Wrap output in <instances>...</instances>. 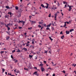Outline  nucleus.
<instances>
[{
  "label": "nucleus",
  "mask_w": 76,
  "mask_h": 76,
  "mask_svg": "<svg viewBox=\"0 0 76 76\" xmlns=\"http://www.w3.org/2000/svg\"><path fill=\"white\" fill-rule=\"evenodd\" d=\"M20 72H19V70H17V71H16V72L17 73H19Z\"/></svg>",
  "instance_id": "2f4dec72"
},
{
  "label": "nucleus",
  "mask_w": 76,
  "mask_h": 76,
  "mask_svg": "<svg viewBox=\"0 0 76 76\" xmlns=\"http://www.w3.org/2000/svg\"><path fill=\"white\" fill-rule=\"evenodd\" d=\"M46 4L47 5V7H44V5H43V4H41V6L42 7H45H45H46V9H48V6H49V4L47 3Z\"/></svg>",
  "instance_id": "f257e3e1"
},
{
  "label": "nucleus",
  "mask_w": 76,
  "mask_h": 76,
  "mask_svg": "<svg viewBox=\"0 0 76 76\" xmlns=\"http://www.w3.org/2000/svg\"><path fill=\"white\" fill-rule=\"evenodd\" d=\"M18 50L17 51V52H18V53L20 52V51L19 50V49H18Z\"/></svg>",
  "instance_id": "c756f323"
},
{
  "label": "nucleus",
  "mask_w": 76,
  "mask_h": 76,
  "mask_svg": "<svg viewBox=\"0 0 76 76\" xmlns=\"http://www.w3.org/2000/svg\"><path fill=\"white\" fill-rule=\"evenodd\" d=\"M69 9L68 10V11H71L72 10V6H69Z\"/></svg>",
  "instance_id": "7ed1b4c3"
},
{
  "label": "nucleus",
  "mask_w": 76,
  "mask_h": 76,
  "mask_svg": "<svg viewBox=\"0 0 76 76\" xmlns=\"http://www.w3.org/2000/svg\"><path fill=\"white\" fill-rule=\"evenodd\" d=\"M18 17H20V13L18 15Z\"/></svg>",
  "instance_id": "5701e85b"
},
{
  "label": "nucleus",
  "mask_w": 76,
  "mask_h": 76,
  "mask_svg": "<svg viewBox=\"0 0 76 76\" xmlns=\"http://www.w3.org/2000/svg\"><path fill=\"white\" fill-rule=\"evenodd\" d=\"M34 69H36V70H37V67H34Z\"/></svg>",
  "instance_id": "864d4df0"
},
{
  "label": "nucleus",
  "mask_w": 76,
  "mask_h": 76,
  "mask_svg": "<svg viewBox=\"0 0 76 76\" xmlns=\"http://www.w3.org/2000/svg\"><path fill=\"white\" fill-rule=\"evenodd\" d=\"M28 69H31V67H30V66H28Z\"/></svg>",
  "instance_id": "7c9ffc66"
},
{
  "label": "nucleus",
  "mask_w": 76,
  "mask_h": 76,
  "mask_svg": "<svg viewBox=\"0 0 76 76\" xmlns=\"http://www.w3.org/2000/svg\"><path fill=\"white\" fill-rule=\"evenodd\" d=\"M14 72H16V69H15L14 70Z\"/></svg>",
  "instance_id": "6e6d98bb"
},
{
  "label": "nucleus",
  "mask_w": 76,
  "mask_h": 76,
  "mask_svg": "<svg viewBox=\"0 0 76 76\" xmlns=\"http://www.w3.org/2000/svg\"><path fill=\"white\" fill-rule=\"evenodd\" d=\"M23 50H25V51H27V48H23Z\"/></svg>",
  "instance_id": "4468645a"
},
{
  "label": "nucleus",
  "mask_w": 76,
  "mask_h": 76,
  "mask_svg": "<svg viewBox=\"0 0 76 76\" xmlns=\"http://www.w3.org/2000/svg\"><path fill=\"white\" fill-rule=\"evenodd\" d=\"M6 27H7V28H8V31H9V30H10V27H9V26H7Z\"/></svg>",
  "instance_id": "1a4fd4ad"
},
{
  "label": "nucleus",
  "mask_w": 76,
  "mask_h": 76,
  "mask_svg": "<svg viewBox=\"0 0 76 76\" xmlns=\"http://www.w3.org/2000/svg\"><path fill=\"white\" fill-rule=\"evenodd\" d=\"M58 6H60V4H59V3H58Z\"/></svg>",
  "instance_id": "e2e57ef3"
},
{
  "label": "nucleus",
  "mask_w": 76,
  "mask_h": 76,
  "mask_svg": "<svg viewBox=\"0 0 76 76\" xmlns=\"http://www.w3.org/2000/svg\"><path fill=\"white\" fill-rule=\"evenodd\" d=\"M55 74H53V76H55Z\"/></svg>",
  "instance_id": "774afa93"
},
{
  "label": "nucleus",
  "mask_w": 76,
  "mask_h": 76,
  "mask_svg": "<svg viewBox=\"0 0 76 76\" xmlns=\"http://www.w3.org/2000/svg\"><path fill=\"white\" fill-rule=\"evenodd\" d=\"M72 66H74V67H75V64H73L72 65Z\"/></svg>",
  "instance_id": "de8ad7c7"
},
{
  "label": "nucleus",
  "mask_w": 76,
  "mask_h": 76,
  "mask_svg": "<svg viewBox=\"0 0 76 76\" xmlns=\"http://www.w3.org/2000/svg\"><path fill=\"white\" fill-rule=\"evenodd\" d=\"M66 34H70V32H69V31H66Z\"/></svg>",
  "instance_id": "39448f33"
},
{
  "label": "nucleus",
  "mask_w": 76,
  "mask_h": 76,
  "mask_svg": "<svg viewBox=\"0 0 76 76\" xmlns=\"http://www.w3.org/2000/svg\"><path fill=\"white\" fill-rule=\"evenodd\" d=\"M39 24H40L41 25H42V24H43V23H44V22H39Z\"/></svg>",
  "instance_id": "9b49d317"
},
{
  "label": "nucleus",
  "mask_w": 76,
  "mask_h": 76,
  "mask_svg": "<svg viewBox=\"0 0 76 76\" xmlns=\"http://www.w3.org/2000/svg\"><path fill=\"white\" fill-rule=\"evenodd\" d=\"M72 31H74V29H71L69 31L70 32H72Z\"/></svg>",
  "instance_id": "9d476101"
},
{
  "label": "nucleus",
  "mask_w": 76,
  "mask_h": 76,
  "mask_svg": "<svg viewBox=\"0 0 76 76\" xmlns=\"http://www.w3.org/2000/svg\"><path fill=\"white\" fill-rule=\"evenodd\" d=\"M26 46L27 47H28V46H29V44H27V45H26Z\"/></svg>",
  "instance_id": "c9c22d12"
},
{
  "label": "nucleus",
  "mask_w": 76,
  "mask_h": 76,
  "mask_svg": "<svg viewBox=\"0 0 76 76\" xmlns=\"http://www.w3.org/2000/svg\"><path fill=\"white\" fill-rule=\"evenodd\" d=\"M35 14H37V15H38V14H39V12H36L35 13Z\"/></svg>",
  "instance_id": "09e8293b"
},
{
  "label": "nucleus",
  "mask_w": 76,
  "mask_h": 76,
  "mask_svg": "<svg viewBox=\"0 0 76 76\" xmlns=\"http://www.w3.org/2000/svg\"><path fill=\"white\" fill-rule=\"evenodd\" d=\"M9 14H10V15H12V12H8V15H9Z\"/></svg>",
  "instance_id": "a211bd4d"
},
{
  "label": "nucleus",
  "mask_w": 76,
  "mask_h": 76,
  "mask_svg": "<svg viewBox=\"0 0 76 76\" xmlns=\"http://www.w3.org/2000/svg\"><path fill=\"white\" fill-rule=\"evenodd\" d=\"M46 30H50V28L47 27V28H46Z\"/></svg>",
  "instance_id": "473e14b6"
},
{
  "label": "nucleus",
  "mask_w": 76,
  "mask_h": 76,
  "mask_svg": "<svg viewBox=\"0 0 76 76\" xmlns=\"http://www.w3.org/2000/svg\"><path fill=\"white\" fill-rule=\"evenodd\" d=\"M31 22H32V23H36V21H31Z\"/></svg>",
  "instance_id": "f8f14e48"
},
{
  "label": "nucleus",
  "mask_w": 76,
  "mask_h": 76,
  "mask_svg": "<svg viewBox=\"0 0 76 76\" xmlns=\"http://www.w3.org/2000/svg\"><path fill=\"white\" fill-rule=\"evenodd\" d=\"M2 72L3 73V72H4V71H5V69H3V68H2Z\"/></svg>",
  "instance_id": "aec40b11"
},
{
  "label": "nucleus",
  "mask_w": 76,
  "mask_h": 76,
  "mask_svg": "<svg viewBox=\"0 0 76 76\" xmlns=\"http://www.w3.org/2000/svg\"><path fill=\"white\" fill-rule=\"evenodd\" d=\"M1 24L2 25H4V22H1Z\"/></svg>",
  "instance_id": "58836bf2"
},
{
  "label": "nucleus",
  "mask_w": 76,
  "mask_h": 76,
  "mask_svg": "<svg viewBox=\"0 0 76 76\" xmlns=\"http://www.w3.org/2000/svg\"><path fill=\"white\" fill-rule=\"evenodd\" d=\"M39 66H42V64H40V65H39Z\"/></svg>",
  "instance_id": "603ef678"
},
{
  "label": "nucleus",
  "mask_w": 76,
  "mask_h": 76,
  "mask_svg": "<svg viewBox=\"0 0 76 76\" xmlns=\"http://www.w3.org/2000/svg\"><path fill=\"white\" fill-rule=\"evenodd\" d=\"M17 62H18V60H16L15 61V63H17Z\"/></svg>",
  "instance_id": "4c0bfd02"
},
{
  "label": "nucleus",
  "mask_w": 76,
  "mask_h": 76,
  "mask_svg": "<svg viewBox=\"0 0 76 76\" xmlns=\"http://www.w3.org/2000/svg\"><path fill=\"white\" fill-rule=\"evenodd\" d=\"M52 31H54V28L53 27H52Z\"/></svg>",
  "instance_id": "c85d7f7f"
},
{
  "label": "nucleus",
  "mask_w": 76,
  "mask_h": 76,
  "mask_svg": "<svg viewBox=\"0 0 76 76\" xmlns=\"http://www.w3.org/2000/svg\"><path fill=\"white\" fill-rule=\"evenodd\" d=\"M48 17H49V18H50V17H51V14H50L49 15H48Z\"/></svg>",
  "instance_id": "e433bc0d"
},
{
  "label": "nucleus",
  "mask_w": 76,
  "mask_h": 76,
  "mask_svg": "<svg viewBox=\"0 0 76 76\" xmlns=\"http://www.w3.org/2000/svg\"><path fill=\"white\" fill-rule=\"evenodd\" d=\"M7 18L9 19V15H5V18Z\"/></svg>",
  "instance_id": "20e7f679"
},
{
  "label": "nucleus",
  "mask_w": 76,
  "mask_h": 76,
  "mask_svg": "<svg viewBox=\"0 0 76 76\" xmlns=\"http://www.w3.org/2000/svg\"><path fill=\"white\" fill-rule=\"evenodd\" d=\"M22 28V27H18V28H19V29H21V28Z\"/></svg>",
  "instance_id": "37998d69"
},
{
  "label": "nucleus",
  "mask_w": 76,
  "mask_h": 76,
  "mask_svg": "<svg viewBox=\"0 0 76 76\" xmlns=\"http://www.w3.org/2000/svg\"><path fill=\"white\" fill-rule=\"evenodd\" d=\"M60 34H63V32L62 31H61L60 33Z\"/></svg>",
  "instance_id": "3c124183"
},
{
  "label": "nucleus",
  "mask_w": 76,
  "mask_h": 76,
  "mask_svg": "<svg viewBox=\"0 0 76 76\" xmlns=\"http://www.w3.org/2000/svg\"><path fill=\"white\" fill-rule=\"evenodd\" d=\"M66 26V24H64V26H63L64 27H65Z\"/></svg>",
  "instance_id": "8fccbe9b"
},
{
  "label": "nucleus",
  "mask_w": 76,
  "mask_h": 76,
  "mask_svg": "<svg viewBox=\"0 0 76 76\" xmlns=\"http://www.w3.org/2000/svg\"><path fill=\"white\" fill-rule=\"evenodd\" d=\"M5 73L6 75H7V72H5Z\"/></svg>",
  "instance_id": "338daca9"
},
{
  "label": "nucleus",
  "mask_w": 76,
  "mask_h": 76,
  "mask_svg": "<svg viewBox=\"0 0 76 76\" xmlns=\"http://www.w3.org/2000/svg\"><path fill=\"white\" fill-rule=\"evenodd\" d=\"M44 61V63H46V61Z\"/></svg>",
  "instance_id": "0e129e2a"
},
{
  "label": "nucleus",
  "mask_w": 76,
  "mask_h": 76,
  "mask_svg": "<svg viewBox=\"0 0 76 76\" xmlns=\"http://www.w3.org/2000/svg\"><path fill=\"white\" fill-rule=\"evenodd\" d=\"M37 73H38V72H35L34 73L33 75H35H35H36V74H37Z\"/></svg>",
  "instance_id": "dca6fc26"
},
{
  "label": "nucleus",
  "mask_w": 76,
  "mask_h": 76,
  "mask_svg": "<svg viewBox=\"0 0 76 76\" xmlns=\"http://www.w3.org/2000/svg\"><path fill=\"white\" fill-rule=\"evenodd\" d=\"M57 13L55 15V18L56 19V18H57Z\"/></svg>",
  "instance_id": "2eb2a0df"
},
{
  "label": "nucleus",
  "mask_w": 76,
  "mask_h": 76,
  "mask_svg": "<svg viewBox=\"0 0 76 76\" xmlns=\"http://www.w3.org/2000/svg\"><path fill=\"white\" fill-rule=\"evenodd\" d=\"M33 57V55H29V58H32V57Z\"/></svg>",
  "instance_id": "ddd939ff"
},
{
  "label": "nucleus",
  "mask_w": 76,
  "mask_h": 76,
  "mask_svg": "<svg viewBox=\"0 0 76 76\" xmlns=\"http://www.w3.org/2000/svg\"><path fill=\"white\" fill-rule=\"evenodd\" d=\"M66 22L67 24H69V22H68L67 21H66Z\"/></svg>",
  "instance_id": "5fc2aeb1"
},
{
  "label": "nucleus",
  "mask_w": 76,
  "mask_h": 76,
  "mask_svg": "<svg viewBox=\"0 0 76 76\" xmlns=\"http://www.w3.org/2000/svg\"><path fill=\"white\" fill-rule=\"evenodd\" d=\"M47 27L48 28H50V25H48L47 26Z\"/></svg>",
  "instance_id": "cd10ccee"
},
{
  "label": "nucleus",
  "mask_w": 76,
  "mask_h": 76,
  "mask_svg": "<svg viewBox=\"0 0 76 76\" xmlns=\"http://www.w3.org/2000/svg\"><path fill=\"white\" fill-rule=\"evenodd\" d=\"M67 3H66V5H65V7H67Z\"/></svg>",
  "instance_id": "a18cd8bd"
},
{
  "label": "nucleus",
  "mask_w": 76,
  "mask_h": 76,
  "mask_svg": "<svg viewBox=\"0 0 76 76\" xmlns=\"http://www.w3.org/2000/svg\"><path fill=\"white\" fill-rule=\"evenodd\" d=\"M6 32H7V34H8V35H10V32L9 31H6Z\"/></svg>",
  "instance_id": "a878e982"
},
{
  "label": "nucleus",
  "mask_w": 76,
  "mask_h": 76,
  "mask_svg": "<svg viewBox=\"0 0 76 76\" xmlns=\"http://www.w3.org/2000/svg\"><path fill=\"white\" fill-rule=\"evenodd\" d=\"M18 9H19V8H18V7H15L16 10H18Z\"/></svg>",
  "instance_id": "6ab92c4d"
},
{
  "label": "nucleus",
  "mask_w": 76,
  "mask_h": 76,
  "mask_svg": "<svg viewBox=\"0 0 76 76\" xmlns=\"http://www.w3.org/2000/svg\"><path fill=\"white\" fill-rule=\"evenodd\" d=\"M62 72H63V73H65L66 72H65V71L64 70H63V71H61Z\"/></svg>",
  "instance_id": "a19ab883"
},
{
  "label": "nucleus",
  "mask_w": 76,
  "mask_h": 76,
  "mask_svg": "<svg viewBox=\"0 0 76 76\" xmlns=\"http://www.w3.org/2000/svg\"><path fill=\"white\" fill-rule=\"evenodd\" d=\"M16 51L15 50H14L12 51V53H15V52Z\"/></svg>",
  "instance_id": "4be33fe9"
},
{
  "label": "nucleus",
  "mask_w": 76,
  "mask_h": 76,
  "mask_svg": "<svg viewBox=\"0 0 76 76\" xmlns=\"http://www.w3.org/2000/svg\"><path fill=\"white\" fill-rule=\"evenodd\" d=\"M4 51H1V54H3V53H4Z\"/></svg>",
  "instance_id": "f704fd0d"
},
{
  "label": "nucleus",
  "mask_w": 76,
  "mask_h": 76,
  "mask_svg": "<svg viewBox=\"0 0 76 76\" xmlns=\"http://www.w3.org/2000/svg\"><path fill=\"white\" fill-rule=\"evenodd\" d=\"M32 44H34V42L35 41V39H33V40H32Z\"/></svg>",
  "instance_id": "423d86ee"
},
{
  "label": "nucleus",
  "mask_w": 76,
  "mask_h": 76,
  "mask_svg": "<svg viewBox=\"0 0 76 76\" xmlns=\"http://www.w3.org/2000/svg\"><path fill=\"white\" fill-rule=\"evenodd\" d=\"M63 2L64 4H65V3H66V2L64 1Z\"/></svg>",
  "instance_id": "4d7b16f0"
},
{
  "label": "nucleus",
  "mask_w": 76,
  "mask_h": 76,
  "mask_svg": "<svg viewBox=\"0 0 76 76\" xmlns=\"http://www.w3.org/2000/svg\"><path fill=\"white\" fill-rule=\"evenodd\" d=\"M57 8L56 7H54V6H53V7L52 8V9H53V10H55V9H56Z\"/></svg>",
  "instance_id": "0eeeda50"
},
{
  "label": "nucleus",
  "mask_w": 76,
  "mask_h": 76,
  "mask_svg": "<svg viewBox=\"0 0 76 76\" xmlns=\"http://www.w3.org/2000/svg\"><path fill=\"white\" fill-rule=\"evenodd\" d=\"M44 28V27H42L41 28V29H40V31H41V30Z\"/></svg>",
  "instance_id": "49530a36"
},
{
  "label": "nucleus",
  "mask_w": 76,
  "mask_h": 76,
  "mask_svg": "<svg viewBox=\"0 0 76 76\" xmlns=\"http://www.w3.org/2000/svg\"><path fill=\"white\" fill-rule=\"evenodd\" d=\"M32 46H32V45H30V48H31L32 47Z\"/></svg>",
  "instance_id": "c03bdc74"
},
{
  "label": "nucleus",
  "mask_w": 76,
  "mask_h": 76,
  "mask_svg": "<svg viewBox=\"0 0 76 76\" xmlns=\"http://www.w3.org/2000/svg\"><path fill=\"white\" fill-rule=\"evenodd\" d=\"M35 75H37V76H39V74L37 73L36 74H35Z\"/></svg>",
  "instance_id": "ea45409f"
},
{
  "label": "nucleus",
  "mask_w": 76,
  "mask_h": 76,
  "mask_svg": "<svg viewBox=\"0 0 76 76\" xmlns=\"http://www.w3.org/2000/svg\"><path fill=\"white\" fill-rule=\"evenodd\" d=\"M38 27H39V28H41V26L40 25H38Z\"/></svg>",
  "instance_id": "393cba45"
},
{
  "label": "nucleus",
  "mask_w": 76,
  "mask_h": 76,
  "mask_svg": "<svg viewBox=\"0 0 76 76\" xmlns=\"http://www.w3.org/2000/svg\"><path fill=\"white\" fill-rule=\"evenodd\" d=\"M26 34H27L26 33H24L25 35H26Z\"/></svg>",
  "instance_id": "69168bd1"
},
{
  "label": "nucleus",
  "mask_w": 76,
  "mask_h": 76,
  "mask_svg": "<svg viewBox=\"0 0 76 76\" xmlns=\"http://www.w3.org/2000/svg\"><path fill=\"white\" fill-rule=\"evenodd\" d=\"M48 52L47 51H45V53H47Z\"/></svg>",
  "instance_id": "052dcab7"
},
{
  "label": "nucleus",
  "mask_w": 76,
  "mask_h": 76,
  "mask_svg": "<svg viewBox=\"0 0 76 76\" xmlns=\"http://www.w3.org/2000/svg\"><path fill=\"white\" fill-rule=\"evenodd\" d=\"M6 8H7V9H9L10 7L8 6H6Z\"/></svg>",
  "instance_id": "412c9836"
},
{
  "label": "nucleus",
  "mask_w": 76,
  "mask_h": 76,
  "mask_svg": "<svg viewBox=\"0 0 76 76\" xmlns=\"http://www.w3.org/2000/svg\"><path fill=\"white\" fill-rule=\"evenodd\" d=\"M9 37H6V39H7H7H9Z\"/></svg>",
  "instance_id": "b1692460"
},
{
  "label": "nucleus",
  "mask_w": 76,
  "mask_h": 76,
  "mask_svg": "<svg viewBox=\"0 0 76 76\" xmlns=\"http://www.w3.org/2000/svg\"><path fill=\"white\" fill-rule=\"evenodd\" d=\"M64 38V36L63 35V36H62L61 37V39H63V38Z\"/></svg>",
  "instance_id": "6e6552de"
},
{
  "label": "nucleus",
  "mask_w": 76,
  "mask_h": 76,
  "mask_svg": "<svg viewBox=\"0 0 76 76\" xmlns=\"http://www.w3.org/2000/svg\"><path fill=\"white\" fill-rule=\"evenodd\" d=\"M35 9V8L34 7H32L31 8V10H33V9Z\"/></svg>",
  "instance_id": "bb28decb"
},
{
  "label": "nucleus",
  "mask_w": 76,
  "mask_h": 76,
  "mask_svg": "<svg viewBox=\"0 0 76 76\" xmlns=\"http://www.w3.org/2000/svg\"><path fill=\"white\" fill-rule=\"evenodd\" d=\"M11 58H12V59H13V58H14L12 55H11Z\"/></svg>",
  "instance_id": "72a5a7b5"
},
{
  "label": "nucleus",
  "mask_w": 76,
  "mask_h": 76,
  "mask_svg": "<svg viewBox=\"0 0 76 76\" xmlns=\"http://www.w3.org/2000/svg\"><path fill=\"white\" fill-rule=\"evenodd\" d=\"M12 60H13V61H15V60H16V59H14V58Z\"/></svg>",
  "instance_id": "13d9d810"
},
{
  "label": "nucleus",
  "mask_w": 76,
  "mask_h": 76,
  "mask_svg": "<svg viewBox=\"0 0 76 76\" xmlns=\"http://www.w3.org/2000/svg\"><path fill=\"white\" fill-rule=\"evenodd\" d=\"M6 50V48H4V50Z\"/></svg>",
  "instance_id": "bf43d9fd"
},
{
  "label": "nucleus",
  "mask_w": 76,
  "mask_h": 76,
  "mask_svg": "<svg viewBox=\"0 0 76 76\" xmlns=\"http://www.w3.org/2000/svg\"><path fill=\"white\" fill-rule=\"evenodd\" d=\"M52 25L53 26H54V23H52Z\"/></svg>",
  "instance_id": "680f3d73"
},
{
  "label": "nucleus",
  "mask_w": 76,
  "mask_h": 76,
  "mask_svg": "<svg viewBox=\"0 0 76 76\" xmlns=\"http://www.w3.org/2000/svg\"><path fill=\"white\" fill-rule=\"evenodd\" d=\"M21 22V23H22V22H23V21L22 20V21H19V23Z\"/></svg>",
  "instance_id": "79ce46f5"
},
{
  "label": "nucleus",
  "mask_w": 76,
  "mask_h": 76,
  "mask_svg": "<svg viewBox=\"0 0 76 76\" xmlns=\"http://www.w3.org/2000/svg\"><path fill=\"white\" fill-rule=\"evenodd\" d=\"M49 38L50 39V40H51V41H53V39H51V37H49Z\"/></svg>",
  "instance_id": "f3484780"
},
{
  "label": "nucleus",
  "mask_w": 76,
  "mask_h": 76,
  "mask_svg": "<svg viewBox=\"0 0 76 76\" xmlns=\"http://www.w3.org/2000/svg\"><path fill=\"white\" fill-rule=\"evenodd\" d=\"M41 70L42 71V72H43L44 71L45 69H44V68L42 66L41 67Z\"/></svg>",
  "instance_id": "f03ea898"
}]
</instances>
